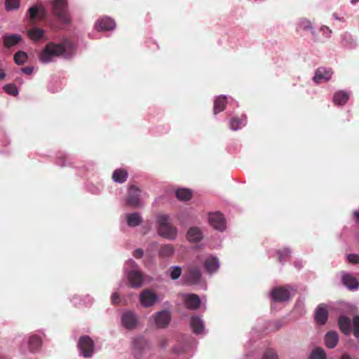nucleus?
<instances>
[{"mask_svg":"<svg viewBox=\"0 0 359 359\" xmlns=\"http://www.w3.org/2000/svg\"><path fill=\"white\" fill-rule=\"evenodd\" d=\"M67 41L60 43L48 42L39 55L40 61L43 63H49L53 61V57H69L67 52Z\"/></svg>","mask_w":359,"mask_h":359,"instance_id":"obj_1","label":"nucleus"},{"mask_svg":"<svg viewBox=\"0 0 359 359\" xmlns=\"http://www.w3.org/2000/svg\"><path fill=\"white\" fill-rule=\"evenodd\" d=\"M158 233L161 236L169 240H174L176 238L177 229L171 224L168 215H159L158 217Z\"/></svg>","mask_w":359,"mask_h":359,"instance_id":"obj_2","label":"nucleus"},{"mask_svg":"<svg viewBox=\"0 0 359 359\" xmlns=\"http://www.w3.org/2000/svg\"><path fill=\"white\" fill-rule=\"evenodd\" d=\"M52 12L64 24H69L71 18L67 13V0H53Z\"/></svg>","mask_w":359,"mask_h":359,"instance_id":"obj_3","label":"nucleus"},{"mask_svg":"<svg viewBox=\"0 0 359 359\" xmlns=\"http://www.w3.org/2000/svg\"><path fill=\"white\" fill-rule=\"evenodd\" d=\"M78 348L83 357L90 358L94 352V341L87 335L82 336L79 340Z\"/></svg>","mask_w":359,"mask_h":359,"instance_id":"obj_4","label":"nucleus"},{"mask_svg":"<svg viewBox=\"0 0 359 359\" xmlns=\"http://www.w3.org/2000/svg\"><path fill=\"white\" fill-rule=\"evenodd\" d=\"M201 273L199 267L191 266L187 268L183 276L184 282L188 285H196L199 283Z\"/></svg>","mask_w":359,"mask_h":359,"instance_id":"obj_5","label":"nucleus"},{"mask_svg":"<svg viewBox=\"0 0 359 359\" xmlns=\"http://www.w3.org/2000/svg\"><path fill=\"white\" fill-rule=\"evenodd\" d=\"M141 190L135 187V185H131L128 189V196L126 198V203L128 205L132 207H140L142 205L140 196Z\"/></svg>","mask_w":359,"mask_h":359,"instance_id":"obj_6","label":"nucleus"},{"mask_svg":"<svg viewBox=\"0 0 359 359\" xmlns=\"http://www.w3.org/2000/svg\"><path fill=\"white\" fill-rule=\"evenodd\" d=\"M121 323L128 330L135 329L137 324L136 314L130 311L123 313L121 317Z\"/></svg>","mask_w":359,"mask_h":359,"instance_id":"obj_7","label":"nucleus"},{"mask_svg":"<svg viewBox=\"0 0 359 359\" xmlns=\"http://www.w3.org/2000/svg\"><path fill=\"white\" fill-rule=\"evenodd\" d=\"M28 13L29 15V22L34 24L45 17L46 11L41 5H34L29 8Z\"/></svg>","mask_w":359,"mask_h":359,"instance_id":"obj_8","label":"nucleus"},{"mask_svg":"<svg viewBox=\"0 0 359 359\" xmlns=\"http://www.w3.org/2000/svg\"><path fill=\"white\" fill-rule=\"evenodd\" d=\"M209 224L215 229L224 231L225 229V220L221 213H211L208 216Z\"/></svg>","mask_w":359,"mask_h":359,"instance_id":"obj_9","label":"nucleus"},{"mask_svg":"<svg viewBox=\"0 0 359 359\" xmlns=\"http://www.w3.org/2000/svg\"><path fill=\"white\" fill-rule=\"evenodd\" d=\"M271 297L275 302H285L290 299V292L285 287H278L271 291Z\"/></svg>","mask_w":359,"mask_h":359,"instance_id":"obj_10","label":"nucleus"},{"mask_svg":"<svg viewBox=\"0 0 359 359\" xmlns=\"http://www.w3.org/2000/svg\"><path fill=\"white\" fill-rule=\"evenodd\" d=\"M170 312L165 310L158 312L154 316L156 325L159 328L166 327L170 323Z\"/></svg>","mask_w":359,"mask_h":359,"instance_id":"obj_11","label":"nucleus"},{"mask_svg":"<svg viewBox=\"0 0 359 359\" xmlns=\"http://www.w3.org/2000/svg\"><path fill=\"white\" fill-rule=\"evenodd\" d=\"M157 299V295L149 290H144L140 295V302L145 307H149L154 305Z\"/></svg>","mask_w":359,"mask_h":359,"instance_id":"obj_12","label":"nucleus"},{"mask_svg":"<svg viewBox=\"0 0 359 359\" xmlns=\"http://www.w3.org/2000/svg\"><path fill=\"white\" fill-rule=\"evenodd\" d=\"M147 341L146 339L142 336L137 337L133 340V349L135 357L140 358L142 351L147 348Z\"/></svg>","mask_w":359,"mask_h":359,"instance_id":"obj_13","label":"nucleus"},{"mask_svg":"<svg viewBox=\"0 0 359 359\" xmlns=\"http://www.w3.org/2000/svg\"><path fill=\"white\" fill-rule=\"evenodd\" d=\"M327 318L328 311L327 306L324 304H319L315 313V319L316 323L320 325H325L327 320Z\"/></svg>","mask_w":359,"mask_h":359,"instance_id":"obj_14","label":"nucleus"},{"mask_svg":"<svg viewBox=\"0 0 359 359\" xmlns=\"http://www.w3.org/2000/svg\"><path fill=\"white\" fill-rule=\"evenodd\" d=\"M332 75V72L330 69H327L324 67H319L316 69L313 81L316 83H320L329 81Z\"/></svg>","mask_w":359,"mask_h":359,"instance_id":"obj_15","label":"nucleus"},{"mask_svg":"<svg viewBox=\"0 0 359 359\" xmlns=\"http://www.w3.org/2000/svg\"><path fill=\"white\" fill-rule=\"evenodd\" d=\"M114 21L110 18H102L98 20L95 23V29L98 31L111 30L115 27Z\"/></svg>","mask_w":359,"mask_h":359,"instance_id":"obj_16","label":"nucleus"},{"mask_svg":"<svg viewBox=\"0 0 359 359\" xmlns=\"http://www.w3.org/2000/svg\"><path fill=\"white\" fill-rule=\"evenodd\" d=\"M342 283L350 290H355L359 287V282L351 274L344 273L341 277Z\"/></svg>","mask_w":359,"mask_h":359,"instance_id":"obj_17","label":"nucleus"},{"mask_svg":"<svg viewBox=\"0 0 359 359\" xmlns=\"http://www.w3.org/2000/svg\"><path fill=\"white\" fill-rule=\"evenodd\" d=\"M201 304V299L197 294H190L185 297L184 304L189 309L196 310L200 307Z\"/></svg>","mask_w":359,"mask_h":359,"instance_id":"obj_18","label":"nucleus"},{"mask_svg":"<svg viewBox=\"0 0 359 359\" xmlns=\"http://www.w3.org/2000/svg\"><path fill=\"white\" fill-rule=\"evenodd\" d=\"M128 278L133 287H138L142 285L143 276L141 272L137 271H131L128 274Z\"/></svg>","mask_w":359,"mask_h":359,"instance_id":"obj_19","label":"nucleus"},{"mask_svg":"<svg viewBox=\"0 0 359 359\" xmlns=\"http://www.w3.org/2000/svg\"><path fill=\"white\" fill-rule=\"evenodd\" d=\"M189 241L191 243H198L203 239V235L202 231L198 227H191L187 233Z\"/></svg>","mask_w":359,"mask_h":359,"instance_id":"obj_20","label":"nucleus"},{"mask_svg":"<svg viewBox=\"0 0 359 359\" xmlns=\"http://www.w3.org/2000/svg\"><path fill=\"white\" fill-rule=\"evenodd\" d=\"M219 266V260L216 257L209 256L205 260L204 267L209 273H215Z\"/></svg>","mask_w":359,"mask_h":359,"instance_id":"obj_21","label":"nucleus"},{"mask_svg":"<svg viewBox=\"0 0 359 359\" xmlns=\"http://www.w3.org/2000/svg\"><path fill=\"white\" fill-rule=\"evenodd\" d=\"M338 324L339 329L344 334H349L351 332V323L349 318L341 316L339 318Z\"/></svg>","mask_w":359,"mask_h":359,"instance_id":"obj_22","label":"nucleus"},{"mask_svg":"<svg viewBox=\"0 0 359 359\" xmlns=\"http://www.w3.org/2000/svg\"><path fill=\"white\" fill-rule=\"evenodd\" d=\"M339 341V336L336 332H328L325 337V343L327 347L330 348H334Z\"/></svg>","mask_w":359,"mask_h":359,"instance_id":"obj_23","label":"nucleus"},{"mask_svg":"<svg viewBox=\"0 0 359 359\" xmlns=\"http://www.w3.org/2000/svg\"><path fill=\"white\" fill-rule=\"evenodd\" d=\"M247 123V117L245 115H242L241 117H233L230 120V128L233 130H237Z\"/></svg>","mask_w":359,"mask_h":359,"instance_id":"obj_24","label":"nucleus"},{"mask_svg":"<svg viewBox=\"0 0 359 359\" xmlns=\"http://www.w3.org/2000/svg\"><path fill=\"white\" fill-rule=\"evenodd\" d=\"M126 219L128 225L131 227L139 226L142 222V218L138 212L127 215Z\"/></svg>","mask_w":359,"mask_h":359,"instance_id":"obj_25","label":"nucleus"},{"mask_svg":"<svg viewBox=\"0 0 359 359\" xmlns=\"http://www.w3.org/2000/svg\"><path fill=\"white\" fill-rule=\"evenodd\" d=\"M21 39L18 34L6 35L4 36V44L6 48H11L18 44Z\"/></svg>","mask_w":359,"mask_h":359,"instance_id":"obj_26","label":"nucleus"},{"mask_svg":"<svg viewBox=\"0 0 359 359\" xmlns=\"http://www.w3.org/2000/svg\"><path fill=\"white\" fill-rule=\"evenodd\" d=\"M226 106V98L225 96H219L216 98L214 102V114H217L224 111Z\"/></svg>","mask_w":359,"mask_h":359,"instance_id":"obj_27","label":"nucleus"},{"mask_svg":"<svg viewBox=\"0 0 359 359\" xmlns=\"http://www.w3.org/2000/svg\"><path fill=\"white\" fill-rule=\"evenodd\" d=\"M191 326L196 334H201L204 329L203 321L198 316L191 317Z\"/></svg>","mask_w":359,"mask_h":359,"instance_id":"obj_28","label":"nucleus"},{"mask_svg":"<svg viewBox=\"0 0 359 359\" xmlns=\"http://www.w3.org/2000/svg\"><path fill=\"white\" fill-rule=\"evenodd\" d=\"M128 172L124 169H116L112 174V179L118 183H123L127 180Z\"/></svg>","mask_w":359,"mask_h":359,"instance_id":"obj_29","label":"nucleus"},{"mask_svg":"<svg viewBox=\"0 0 359 359\" xmlns=\"http://www.w3.org/2000/svg\"><path fill=\"white\" fill-rule=\"evenodd\" d=\"M348 98L349 95L346 92L340 90L334 93L333 101L337 105H343L346 103Z\"/></svg>","mask_w":359,"mask_h":359,"instance_id":"obj_30","label":"nucleus"},{"mask_svg":"<svg viewBox=\"0 0 359 359\" xmlns=\"http://www.w3.org/2000/svg\"><path fill=\"white\" fill-rule=\"evenodd\" d=\"M41 345V339L37 335H32L29 337V348L30 351H36L39 350Z\"/></svg>","mask_w":359,"mask_h":359,"instance_id":"obj_31","label":"nucleus"},{"mask_svg":"<svg viewBox=\"0 0 359 359\" xmlns=\"http://www.w3.org/2000/svg\"><path fill=\"white\" fill-rule=\"evenodd\" d=\"M175 249L172 245L167 244L161 246L158 255L161 257H170L174 253Z\"/></svg>","mask_w":359,"mask_h":359,"instance_id":"obj_32","label":"nucleus"},{"mask_svg":"<svg viewBox=\"0 0 359 359\" xmlns=\"http://www.w3.org/2000/svg\"><path fill=\"white\" fill-rule=\"evenodd\" d=\"M27 34H28L29 37L32 40L38 41L42 38V36H43L44 32L43 29H41L40 28L34 27V28L30 29L28 31Z\"/></svg>","mask_w":359,"mask_h":359,"instance_id":"obj_33","label":"nucleus"},{"mask_svg":"<svg viewBox=\"0 0 359 359\" xmlns=\"http://www.w3.org/2000/svg\"><path fill=\"white\" fill-rule=\"evenodd\" d=\"M191 196V191L187 189H180L176 191V196L180 201H188Z\"/></svg>","mask_w":359,"mask_h":359,"instance_id":"obj_34","label":"nucleus"},{"mask_svg":"<svg viewBox=\"0 0 359 359\" xmlns=\"http://www.w3.org/2000/svg\"><path fill=\"white\" fill-rule=\"evenodd\" d=\"M310 359H327V356L323 348L317 347L311 353Z\"/></svg>","mask_w":359,"mask_h":359,"instance_id":"obj_35","label":"nucleus"},{"mask_svg":"<svg viewBox=\"0 0 359 359\" xmlns=\"http://www.w3.org/2000/svg\"><path fill=\"white\" fill-rule=\"evenodd\" d=\"M13 59L17 65H23L27 59V55L25 52L18 51L14 55Z\"/></svg>","mask_w":359,"mask_h":359,"instance_id":"obj_36","label":"nucleus"},{"mask_svg":"<svg viewBox=\"0 0 359 359\" xmlns=\"http://www.w3.org/2000/svg\"><path fill=\"white\" fill-rule=\"evenodd\" d=\"M5 6L8 11L18 9L20 6V0H6Z\"/></svg>","mask_w":359,"mask_h":359,"instance_id":"obj_37","label":"nucleus"},{"mask_svg":"<svg viewBox=\"0 0 359 359\" xmlns=\"http://www.w3.org/2000/svg\"><path fill=\"white\" fill-rule=\"evenodd\" d=\"M4 90L11 95H16L18 94V90L15 84L10 83L4 86Z\"/></svg>","mask_w":359,"mask_h":359,"instance_id":"obj_38","label":"nucleus"},{"mask_svg":"<svg viewBox=\"0 0 359 359\" xmlns=\"http://www.w3.org/2000/svg\"><path fill=\"white\" fill-rule=\"evenodd\" d=\"M277 255L278 257V261L282 262L285 258L288 257L290 254V251L287 248H284L283 250H279L277 251Z\"/></svg>","mask_w":359,"mask_h":359,"instance_id":"obj_39","label":"nucleus"},{"mask_svg":"<svg viewBox=\"0 0 359 359\" xmlns=\"http://www.w3.org/2000/svg\"><path fill=\"white\" fill-rule=\"evenodd\" d=\"M353 334L355 337L359 338V316H355L353 320Z\"/></svg>","mask_w":359,"mask_h":359,"instance_id":"obj_40","label":"nucleus"},{"mask_svg":"<svg viewBox=\"0 0 359 359\" xmlns=\"http://www.w3.org/2000/svg\"><path fill=\"white\" fill-rule=\"evenodd\" d=\"M182 273V269L180 266H174L170 273V277L172 280L178 279Z\"/></svg>","mask_w":359,"mask_h":359,"instance_id":"obj_41","label":"nucleus"},{"mask_svg":"<svg viewBox=\"0 0 359 359\" xmlns=\"http://www.w3.org/2000/svg\"><path fill=\"white\" fill-rule=\"evenodd\" d=\"M263 359H277V355L274 351L269 349L264 353Z\"/></svg>","mask_w":359,"mask_h":359,"instance_id":"obj_42","label":"nucleus"},{"mask_svg":"<svg viewBox=\"0 0 359 359\" xmlns=\"http://www.w3.org/2000/svg\"><path fill=\"white\" fill-rule=\"evenodd\" d=\"M347 259L351 264H359V255L358 254H349Z\"/></svg>","mask_w":359,"mask_h":359,"instance_id":"obj_43","label":"nucleus"},{"mask_svg":"<svg viewBox=\"0 0 359 359\" xmlns=\"http://www.w3.org/2000/svg\"><path fill=\"white\" fill-rule=\"evenodd\" d=\"M111 303L113 304H117L120 302V295L117 292H114L111 294Z\"/></svg>","mask_w":359,"mask_h":359,"instance_id":"obj_44","label":"nucleus"},{"mask_svg":"<svg viewBox=\"0 0 359 359\" xmlns=\"http://www.w3.org/2000/svg\"><path fill=\"white\" fill-rule=\"evenodd\" d=\"M144 255V251L141 248H138V249H136L134 252H133V256L137 258V259H140Z\"/></svg>","mask_w":359,"mask_h":359,"instance_id":"obj_45","label":"nucleus"},{"mask_svg":"<svg viewBox=\"0 0 359 359\" xmlns=\"http://www.w3.org/2000/svg\"><path fill=\"white\" fill-rule=\"evenodd\" d=\"M21 71L26 74H31L33 72V67H25L21 69Z\"/></svg>","mask_w":359,"mask_h":359,"instance_id":"obj_46","label":"nucleus"},{"mask_svg":"<svg viewBox=\"0 0 359 359\" xmlns=\"http://www.w3.org/2000/svg\"><path fill=\"white\" fill-rule=\"evenodd\" d=\"M159 344L161 348L166 347L168 344L167 339L164 337L161 338Z\"/></svg>","mask_w":359,"mask_h":359,"instance_id":"obj_47","label":"nucleus"},{"mask_svg":"<svg viewBox=\"0 0 359 359\" xmlns=\"http://www.w3.org/2000/svg\"><path fill=\"white\" fill-rule=\"evenodd\" d=\"M353 216L355 217V221L357 224H359V212L358 211H354L353 212Z\"/></svg>","mask_w":359,"mask_h":359,"instance_id":"obj_48","label":"nucleus"},{"mask_svg":"<svg viewBox=\"0 0 359 359\" xmlns=\"http://www.w3.org/2000/svg\"><path fill=\"white\" fill-rule=\"evenodd\" d=\"M333 17H334L336 20H340V21H342V22H344V18H339V17H338V15H337V13H333Z\"/></svg>","mask_w":359,"mask_h":359,"instance_id":"obj_49","label":"nucleus"},{"mask_svg":"<svg viewBox=\"0 0 359 359\" xmlns=\"http://www.w3.org/2000/svg\"><path fill=\"white\" fill-rule=\"evenodd\" d=\"M340 359H351V358L348 355H343Z\"/></svg>","mask_w":359,"mask_h":359,"instance_id":"obj_50","label":"nucleus"},{"mask_svg":"<svg viewBox=\"0 0 359 359\" xmlns=\"http://www.w3.org/2000/svg\"><path fill=\"white\" fill-rule=\"evenodd\" d=\"M307 25L304 27V29H307V28H311V24L310 22H307Z\"/></svg>","mask_w":359,"mask_h":359,"instance_id":"obj_51","label":"nucleus"},{"mask_svg":"<svg viewBox=\"0 0 359 359\" xmlns=\"http://www.w3.org/2000/svg\"><path fill=\"white\" fill-rule=\"evenodd\" d=\"M359 0H351L352 4H355L356 2H358Z\"/></svg>","mask_w":359,"mask_h":359,"instance_id":"obj_52","label":"nucleus"}]
</instances>
